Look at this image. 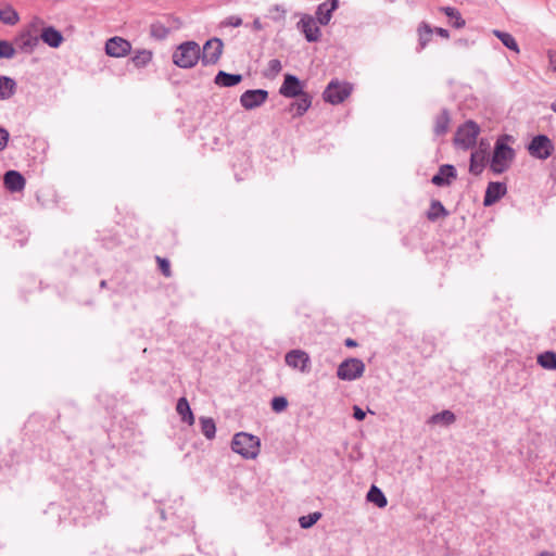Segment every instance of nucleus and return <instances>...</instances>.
<instances>
[{
    "mask_svg": "<svg viewBox=\"0 0 556 556\" xmlns=\"http://www.w3.org/2000/svg\"><path fill=\"white\" fill-rule=\"evenodd\" d=\"M506 193V185L498 181H492L488 185L483 204L490 206L497 202Z\"/></svg>",
    "mask_w": 556,
    "mask_h": 556,
    "instance_id": "obj_17",
    "label": "nucleus"
},
{
    "mask_svg": "<svg viewBox=\"0 0 556 556\" xmlns=\"http://www.w3.org/2000/svg\"><path fill=\"white\" fill-rule=\"evenodd\" d=\"M201 58V48L195 41H185L173 52V63L180 68H192Z\"/></svg>",
    "mask_w": 556,
    "mask_h": 556,
    "instance_id": "obj_3",
    "label": "nucleus"
},
{
    "mask_svg": "<svg viewBox=\"0 0 556 556\" xmlns=\"http://www.w3.org/2000/svg\"><path fill=\"white\" fill-rule=\"evenodd\" d=\"M456 178V170L453 165H442L439 168L438 174H435L431 181L433 185L442 187V186H450L452 182V179Z\"/></svg>",
    "mask_w": 556,
    "mask_h": 556,
    "instance_id": "obj_19",
    "label": "nucleus"
},
{
    "mask_svg": "<svg viewBox=\"0 0 556 556\" xmlns=\"http://www.w3.org/2000/svg\"><path fill=\"white\" fill-rule=\"evenodd\" d=\"M242 25V18L236 15L228 16L222 22L225 27H239Z\"/></svg>",
    "mask_w": 556,
    "mask_h": 556,
    "instance_id": "obj_41",
    "label": "nucleus"
},
{
    "mask_svg": "<svg viewBox=\"0 0 556 556\" xmlns=\"http://www.w3.org/2000/svg\"><path fill=\"white\" fill-rule=\"evenodd\" d=\"M339 0H326L320 3L316 10L317 22L320 25H327L332 16V12L338 8Z\"/></svg>",
    "mask_w": 556,
    "mask_h": 556,
    "instance_id": "obj_18",
    "label": "nucleus"
},
{
    "mask_svg": "<svg viewBox=\"0 0 556 556\" xmlns=\"http://www.w3.org/2000/svg\"><path fill=\"white\" fill-rule=\"evenodd\" d=\"M286 364L301 372L309 370L311 358L309 355L303 350H291L285 356Z\"/></svg>",
    "mask_w": 556,
    "mask_h": 556,
    "instance_id": "obj_11",
    "label": "nucleus"
},
{
    "mask_svg": "<svg viewBox=\"0 0 556 556\" xmlns=\"http://www.w3.org/2000/svg\"><path fill=\"white\" fill-rule=\"evenodd\" d=\"M260 446V439L247 432L236 433L231 441V450L245 459L256 458Z\"/></svg>",
    "mask_w": 556,
    "mask_h": 556,
    "instance_id": "obj_4",
    "label": "nucleus"
},
{
    "mask_svg": "<svg viewBox=\"0 0 556 556\" xmlns=\"http://www.w3.org/2000/svg\"><path fill=\"white\" fill-rule=\"evenodd\" d=\"M549 64L554 72H556V53H549Z\"/></svg>",
    "mask_w": 556,
    "mask_h": 556,
    "instance_id": "obj_47",
    "label": "nucleus"
},
{
    "mask_svg": "<svg viewBox=\"0 0 556 556\" xmlns=\"http://www.w3.org/2000/svg\"><path fill=\"white\" fill-rule=\"evenodd\" d=\"M450 125V115L446 110H443L435 118L434 134L443 136L447 132Z\"/></svg>",
    "mask_w": 556,
    "mask_h": 556,
    "instance_id": "obj_30",
    "label": "nucleus"
},
{
    "mask_svg": "<svg viewBox=\"0 0 556 556\" xmlns=\"http://www.w3.org/2000/svg\"><path fill=\"white\" fill-rule=\"evenodd\" d=\"M479 134V125L473 121H467L456 130L454 138L455 146L463 150L471 149L476 146Z\"/></svg>",
    "mask_w": 556,
    "mask_h": 556,
    "instance_id": "obj_5",
    "label": "nucleus"
},
{
    "mask_svg": "<svg viewBox=\"0 0 556 556\" xmlns=\"http://www.w3.org/2000/svg\"><path fill=\"white\" fill-rule=\"evenodd\" d=\"M351 91L352 87L348 83L330 81L324 91V99L331 104H339L350 96Z\"/></svg>",
    "mask_w": 556,
    "mask_h": 556,
    "instance_id": "obj_7",
    "label": "nucleus"
},
{
    "mask_svg": "<svg viewBox=\"0 0 556 556\" xmlns=\"http://www.w3.org/2000/svg\"><path fill=\"white\" fill-rule=\"evenodd\" d=\"M279 92L286 98H295L304 92L303 85L296 76L287 74Z\"/></svg>",
    "mask_w": 556,
    "mask_h": 556,
    "instance_id": "obj_15",
    "label": "nucleus"
},
{
    "mask_svg": "<svg viewBox=\"0 0 556 556\" xmlns=\"http://www.w3.org/2000/svg\"><path fill=\"white\" fill-rule=\"evenodd\" d=\"M224 43L219 38H212L207 40L202 49L201 58L203 65L216 64L223 53Z\"/></svg>",
    "mask_w": 556,
    "mask_h": 556,
    "instance_id": "obj_9",
    "label": "nucleus"
},
{
    "mask_svg": "<svg viewBox=\"0 0 556 556\" xmlns=\"http://www.w3.org/2000/svg\"><path fill=\"white\" fill-rule=\"evenodd\" d=\"M282 68L281 62L277 59H273L268 62L267 70L271 75L278 74Z\"/></svg>",
    "mask_w": 556,
    "mask_h": 556,
    "instance_id": "obj_42",
    "label": "nucleus"
},
{
    "mask_svg": "<svg viewBox=\"0 0 556 556\" xmlns=\"http://www.w3.org/2000/svg\"><path fill=\"white\" fill-rule=\"evenodd\" d=\"M169 30L161 23H154L150 27V35L156 39H164L167 37Z\"/></svg>",
    "mask_w": 556,
    "mask_h": 556,
    "instance_id": "obj_36",
    "label": "nucleus"
},
{
    "mask_svg": "<svg viewBox=\"0 0 556 556\" xmlns=\"http://www.w3.org/2000/svg\"><path fill=\"white\" fill-rule=\"evenodd\" d=\"M320 517H321V514L316 511V513H313V514H309L306 516H302L299 519V522L303 529H308L313 525H315L319 520Z\"/></svg>",
    "mask_w": 556,
    "mask_h": 556,
    "instance_id": "obj_38",
    "label": "nucleus"
},
{
    "mask_svg": "<svg viewBox=\"0 0 556 556\" xmlns=\"http://www.w3.org/2000/svg\"><path fill=\"white\" fill-rule=\"evenodd\" d=\"M156 261H157V264H159V267H160V270L162 271V274L165 277H170L172 271H170L169 262L166 258H162L160 256L156 257Z\"/></svg>",
    "mask_w": 556,
    "mask_h": 556,
    "instance_id": "obj_40",
    "label": "nucleus"
},
{
    "mask_svg": "<svg viewBox=\"0 0 556 556\" xmlns=\"http://www.w3.org/2000/svg\"><path fill=\"white\" fill-rule=\"evenodd\" d=\"M9 141V132L4 128H0V152L4 150Z\"/></svg>",
    "mask_w": 556,
    "mask_h": 556,
    "instance_id": "obj_43",
    "label": "nucleus"
},
{
    "mask_svg": "<svg viewBox=\"0 0 556 556\" xmlns=\"http://www.w3.org/2000/svg\"><path fill=\"white\" fill-rule=\"evenodd\" d=\"M298 29L304 34L308 42H316L320 39L321 31L317 22L312 15L303 14L296 24Z\"/></svg>",
    "mask_w": 556,
    "mask_h": 556,
    "instance_id": "obj_10",
    "label": "nucleus"
},
{
    "mask_svg": "<svg viewBox=\"0 0 556 556\" xmlns=\"http://www.w3.org/2000/svg\"><path fill=\"white\" fill-rule=\"evenodd\" d=\"M242 81V75L229 74L224 71H219L214 78V83L219 87H233Z\"/></svg>",
    "mask_w": 556,
    "mask_h": 556,
    "instance_id": "obj_21",
    "label": "nucleus"
},
{
    "mask_svg": "<svg viewBox=\"0 0 556 556\" xmlns=\"http://www.w3.org/2000/svg\"><path fill=\"white\" fill-rule=\"evenodd\" d=\"M367 501L370 503H374L379 508H383L388 504L386 495L376 485H371V488L369 489V491L367 493Z\"/></svg>",
    "mask_w": 556,
    "mask_h": 556,
    "instance_id": "obj_29",
    "label": "nucleus"
},
{
    "mask_svg": "<svg viewBox=\"0 0 556 556\" xmlns=\"http://www.w3.org/2000/svg\"><path fill=\"white\" fill-rule=\"evenodd\" d=\"M39 39L54 49L59 48L64 41V37L60 30L53 26H45V24L40 27Z\"/></svg>",
    "mask_w": 556,
    "mask_h": 556,
    "instance_id": "obj_16",
    "label": "nucleus"
},
{
    "mask_svg": "<svg viewBox=\"0 0 556 556\" xmlns=\"http://www.w3.org/2000/svg\"><path fill=\"white\" fill-rule=\"evenodd\" d=\"M434 31H435L439 36H441V37H443V38H448V37H450V33H448V30H447V29H445V28L437 27V28L434 29Z\"/></svg>",
    "mask_w": 556,
    "mask_h": 556,
    "instance_id": "obj_46",
    "label": "nucleus"
},
{
    "mask_svg": "<svg viewBox=\"0 0 556 556\" xmlns=\"http://www.w3.org/2000/svg\"><path fill=\"white\" fill-rule=\"evenodd\" d=\"M345 345L349 348H354V346H356V342L353 339H346Z\"/></svg>",
    "mask_w": 556,
    "mask_h": 556,
    "instance_id": "obj_48",
    "label": "nucleus"
},
{
    "mask_svg": "<svg viewBox=\"0 0 556 556\" xmlns=\"http://www.w3.org/2000/svg\"><path fill=\"white\" fill-rule=\"evenodd\" d=\"M101 288H104L106 286V281L105 280H102L101 283H100Z\"/></svg>",
    "mask_w": 556,
    "mask_h": 556,
    "instance_id": "obj_51",
    "label": "nucleus"
},
{
    "mask_svg": "<svg viewBox=\"0 0 556 556\" xmlns=\"http://www.w3.org/2000/svg\"><path fill=\"white\" fill-rule=\"evenodd\" d=\"M433 29L429 24L422 22L418 27V36H419V45L420 48L424 49L426 45L430 41Z\"/></svg>",
    "mask_w": 556,
    "mask_h": 556,
    "instance_id": "obj_34",
    "label": "nucleus"
},
{
    "mask_svg": "<svg viewBox=\"0 0 556 556\" xmlns=\"http://www.w3.org/2000/svg\"><path fill=\"white\" fill-rule=\"evenodd\" d=\"M552 110L556 113V101L554 103H552Z\"/></svg>",
    "mask_w": 556,
    "mask_h": 556,
    "instance_id": "obj_50",
    "label": "nucleus"
},
{
    "mask_svg": "<svg viewBox=\"0 0 556 556\" xmlns=\"http://www.w3.org/2000/svg\"><path fill=\"white\" fill-rule=\"evenodd\" d=\"M152 58L153 52L151 50L141 49L135 52L131 58V62L137 68H143L150 64Z\"/></svg>",
    "mask_w": 556,
    "mask_h": 556,
    "instance_id": "obj_24",
    "label": "nucleus"
},
{
    "mask_svg": "<svg viewBox=\"0 0 556 556\" xmlns=\"http://www.w3.org/2000/svg\"><path fill=\"white\" fill-rule=\"evenodd\" d=\"M456 420V417L454 413L451 410H442L438 414L432 415L428 419L429 425H443V426H450Z\"/></svg>",
    "mask_w": 556,
    "mask_h": 556,
    "instance_id": "obj_25",
    "label": "nucleus"
},
{
    "mask_svg": "<svg viewBox=\"0 0 556 556\" xmlns=\"http://www.w3.org/2000/svg\"><path fill=\"white\" fill-rule=\"evenodd\" d=\"M176 410L180 415L182 421L190 426L194 424V416L186 397H180L178 400Z\"/></svg>",
    "mask_w": 556,
    "mask_h": 556,
    "instance_id": "obj_23",
    "label": "nucleus"
},
{
    "mask_svg": "<svg viewBox=\"0 0 556 556\" xmlns=\"http://www.w3.org/2000/svg\"><path fill=\"white\" fill-rule=\"evenodd\" d=\"M268 98V92L263 89L244 91L240 97V104L245 110H253L263 105Z\"/></svg>",
    "mask_w": 556,
    "mask_h": 556,
    "instance_id": "obj_12",
    "label": "nucleus"
},
{
    "mask_svg": "<svg viewBox=\"0 0 556 556\" xmlns=\"http://www.w3.org/2000/svg\"><path fill=\"white\" fill-rule=\"evenodd\" d=\"M353 417L356 420H363L366 417V413L357 405L353 407Z\"/></svg>",
    "mask_w": 556,
    "mask_h": 556,
    "instance_id": "obj_44",
    "label": "nucleus"
},
{
    "mask_svg": "<svg viewBox=\"0 0 556 556\" xmlns=\"http://www.w3.org/2000/svg\"><path fill=\"white\" fill-rule=\"evenodd\" d=\"M447 215V211L442 205L440 201H432L430 205V210L427 214L430 220H437L440 217H444Z\"/></svg>",
    "mask_w": 556,
    "mask_h": 556,
    "instance_id": "obj_33",
    "label": "nucleus"
},
{
    "mask_svg": "<svg viewBox=\"0 0 556 556\" xmlns=\"http://www.w3.org/2000/svg\"><path fill=\"white\" fill-rule=\"evenodd\" d=\"M4 186L11 192H20L25 187V178L16 170H9L4 174Z\"/></svg>",
    "mask_w": 556,
    "mask_h": 556,
    "instance_id": "obj_20",
    "label": "nucleus"
},
{
    "mask_svg": "<svg viewBox=\"0 0 556 556\" xmlns=\"http://www.w3.org/2000/svg\"><path fill=\"white\" fill-rule=\"evenodd\" d=\"M0 21L7 25H15L20 21V16L12 5L7 4L0 8Z\"/></svg>",
    "mask_w": 556,
    "mask_h": 556,
    "instance_id": "obj_28",
    "label": "nucleus"
},
{
    "mask_svg": "<svg viewBox=\"0 0 556 556\" xmlns=\"http://www.w3.org/2000/svg\"><path fill=\"white\" fill-rule=\"evenodd\" d=\"M16 92V81L8 76H0V100H8Z\"/></svg>",
    "mask_w": 556,
    "mask_h": 556,
    "instance_id": "obj_22",
    "label": "nucleus"
},
{
    "mask_svg": "<svg viewBox=\"0 0 556 556\" xmlns=\"http://www.w3.org/2000/svg\"><path fill=\"white\" fill-rule=\"evenodd\" d=\"M15 55V48L7 40H0V59H12Z\"/></svg>",
    "mask_w": 556,
    "mask_h": 556,
    "instance_id": "obj_37",
    "label": "nucleus"
},
{
    "mask_svg": "<svg viewBox=\"0 0 556 556\" xmlns=\"http://www.w3.org/2000/svg\"><path fill=\"white\" fill-rule=\"evenodd\" d=\"M536 362L544 369L556 370V353L553 351L539 354Z\"/></svg>",
    "mask_w": 556,
    "mask_h": 556,
    "instance_id": "obj_31",
    "label": "nucleus"
},
{
    "mask_svg": "<svg viewBox=\"0 0 556 556\" xmlns=\"http://www.w3.org/2000/svg\"><path fill=\"white\" fill-rule=\"evenodd\" d=\"M131 51V43L118 36L110 38L105 42V52L112 58H124Z\"/></svg>",
    "mask_w": 556,
    "mask_h": 556,
    "instance_id": "obj_13",
    "label": "nucleus"
},
{
    "mask_svg": "<svg viewBox=\"0 0 556 556\" xmlns=\"http://www.w3.org/2000/svg\"><path fill=\"white\" fill-rule=\"evenodd\" d=\"M252 28L255 31H260L264 28V25L258 17L253 21Z\"/></svg>",
    "mask_w": 556,
    "mask_h": 556,
    "instance_id": "obj_45",
    "label": "nucleus"
},
{
    "mask_svg": "<svg viewBox=\"0 0 556 556\" xmlns=\"http://www.w3.org/2000/svg\"><path fill=\"white\" fill-rule=\"evenodd\" d=\"M365 364L359 358H348L343 361L337 370V376L341 380L353 381L363 376Z\"/></svg>",
    "mask_w": 556,
    "mask_h": 556,
    "instance_id": "obj_6",
    "label": "nucleus"
},
{
    "mask_svg": "<svg viewBox=\"0 0 556 556\" xmlns=\"http://www.w3.org/2000/svg\"><path fill=\"white\" fill-rule=\"evenodd\" d=\"M554 146L551 139L545 135L535 136L529 143V153L540 160H546L553 153Z\"/></svg>",
    "mask_w": 556,
    "mask_h": 556,
    "instance_id": "obj_8",
    "label": "nucleus"
},
{
    "mask_svg": "<svg viewBox=\"0 0 556 556\" xmlns=\"http://www.w3.org/2000/svg\"><path fill=\"white\" fill-rule=\"evenodd\" d=\"M288 406V401L283 396H276L271 401V408L273 410L280 413L285 410Z\"/></svg>",
    "mask_w": 556,
    "mask_h": 556,
    "instance_id": "obj_39",
    "label": "nucleus"
},
{
    "mask_svg": "<svg viewBox=\"0 0 556 556\" xmlns=\"http://www.w3.org/2000/svg\"><path fill=\"white\" fill-rule=\"evenodd\" d=\"M45 24L40 17H34L30 23L16 36L14 43L23 53H33L39 45L40 27Z\"/></svg>",
    "mask_w": 556,
    "mask_h": 556,
    "instance_id": "obj_2",
    "label": "nucleus"
},
{
    "mask_svg": "<svg viewBox=\"0 0 556 556\" xmlns=\"http://www.w3.org/2000/svg\"><path fill=\"white\" fill-rule=\"evenodd\" d=\"M489 144L483 140L480 141L478 149H476L470 156L469 172L473 175H479L484 168L488 156Z\"/></svg>",
    "mask_w": 556,
    "mask_h": 556,
    "instance_id": "obj_14",
    "label": "nucleus"
},
{
    "mask_svg": "<svg viewBox=\"0 0 556 556\" xmlns=\"http://www.w3.org/2000/svg\"><path fill=\"white\" fill-rule=\"evenodd\" d=\"M200 425H201V431L206 439L212 440L215 438L216 426L212 418L201 417Z\"/></svg>",
    "mask_w": 556,
    "mask_h": 556,
    "instance_id": "obj_32",
    "label": "nucleus"
},
{
    "mask_svg": "<svg viewBox=\"0 0 556 556\" xmlns=\"http://www.w3.org/2000/svg\"><path fill=\"white\" fill-rule=\"evenodd\" d=\"M450 20L451 24L455 28H463L466 25L465 20L462 17L460 12L452 7H442L440 9Z\"/></svg>",
    "mask_w": 556,
    "mask_h": 556,
    "instance_id": "obj_26",
    "label": "nucleus"
},
{
    "mask_svg": "<svg viewBox=\"0 0 556 556\" xmlns=\"http://www.w3.org/2000/svg\"><path fill=\"white\" fill-rule=\"evenodd\" d=\"M538 556H555L553 553L551 552H541L540 554H538Z\"/></svg>",
    "mask_w": 556,
    "mask_h": 556,
    "instance_id": "obj_49",
    "label": "nucleus"
},
{
    "mask_svg": "<svg viewBox=\"0 0 556 556\" xmlns=\"http://www.w3.org/2000/svg\"><path fill=\"white\" fill-rule=\"evenodd\" d=\"M510 140L511 136L503 135L495 142L490 164L492 172L495 174L506 172L515 159V151L508 146V141Z\"/></svg>",
    "mask_w": 556,
    "mask_h": 556,
    "instance_id": "obj_1",
    "label": "nucleus"
},
{
    "mask_svg": "<svg viewBox=\"0 0 556 556\" xmlns=\"http://www.w3.org/2000/svg\"><path fill=\"white\" fill-rule=\"evenodd\" d=\"M298 97H299V100L295 103H293V106L296 108L298 115H303L311 106L312 100H311V97L305 92H303L302 94H300Z\"/></svg>",
    "mask_w": 556,
    "mask_h": 556,
    "instance_id": "obj_35",
    "label": "nucleus"
},
{
    "mask_svg": "<svg viewBox=\"0 0 556 556\" xmlns=\"http://www.w3.org/2000/svg\"><path fill=\"white\" fill-rule=\"evenodd\" d=\"M493 35L501 40V42L509 50L519 53V46L516 39L509 34L502 30L494 29Z\"/></svg>",
    "mask_w": 556,
    "mask_h": 556,
    "instance_id": "obj_27",
    "label": "nucleus"
}]
</instances>
